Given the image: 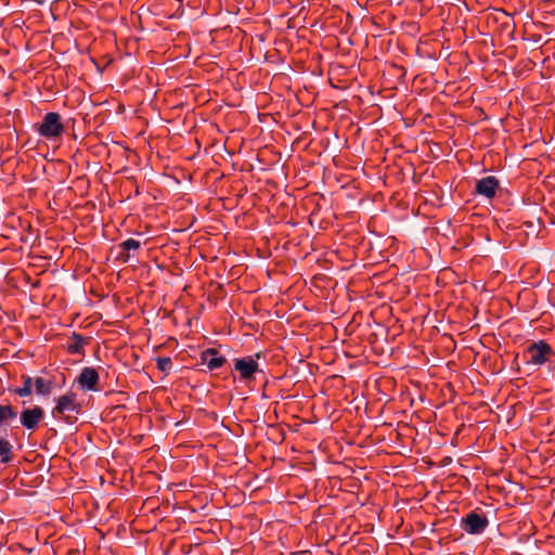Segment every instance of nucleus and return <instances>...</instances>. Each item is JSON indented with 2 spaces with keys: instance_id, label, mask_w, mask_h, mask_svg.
I'll list each match as a JSON object with an SVG mask.
<instances>
[{
  "instance_id": "nucleus-1",
  "label": "nucleus",
  "mask_w": 555,
  "mask_h": 555,
  "mask_svg": "<svg viewBox=\"0 0 555 555\" xmlns=\"http://www.w3.org/2000/svg\"><path fill=\"white\" fill-rule=\"evenodd\" d=\"M56 404L52 409V417L56 421L74 425L78 415L82 413V404L78 401L77 393L69 390L55 399Z\"/></svg>"
},
{
  "instance_id": "nucleus-2",
  "label": "nucleus",
  "mask_w": 555,
  "mask_h": 555,
  "mask_svg": "<svg viewBox=\"0 0 555 555\" xmlns=\"http://www.w3.org/2000/svg\"><path fill=\"white\" fill-rule=\"evenodd\" d=\"M522 357L528 365L555 367V350L546 340L540 339L529 344Z\"/></svg>"
},
{
  "instance_id": "nucleus-3",
  "label": "nucleus",
  "mask_w": 555,
  "mask_h": 555,
  "mask_svg": "<svg viewBox=\"0 0 555 555\" xmlns=\"http://www.w3.org/2000/svg\"><path fill=\"white\" fill-rule=\"evenodd\" d=\"M36 132L48 140L60 139L65 132L62 116L56 112L47 113L40 124L34 125Z\"/></svg>"
},
{
  "instance_id": "nucleus-4",
  "label": "nucleus",
  "mask_w": 555,
  "mask_h": 555,
  "mask_svg": "<svg viewBox=\"0 0 555 555\" xmlns=\"http://www.w3.org/2000/svg\"><path fill=\"white\" fill-rule=\"evenodd\" d=\"M261 358V352H257L254 356H247L233 360L234 371L238 373V379L249 385L256 380V374L262 373L257 360Z\"/></svg>"
},
{
  "instance_id": "nucleus-5",
  "label": "nucleus",
  "mask_w": 555,
  "mask_h": 555,
  "mask_svg": "<svg viewBox=\"0 0 555 555\" xmlns=\"http://www.w3.org/2000/svg\"><path fill=\"white\" fill-rule=\"evenodd\" d=\"M489 525V520L485 514L475 511L469 512L461 519V528L469 534L482 533Z\"/></svg>"
},
{
  "instance_id": "nucleus-6",
  "label": "nucleus",
  "mask_w": 555,
  "mask_h": 555,
  "mask_svg": "<svg viewBox=\"0 0 555 555\" xmlns=\"http://www.w3.org/2000/svg\"><path fill=\"white\" fill-rule=\"evenodd\" d=\"M499 190V179L494 176H487L476 181L474 194L492 199Z\"/></svg>"
},
{
  "instance_id": "nucleus-7",
  "label": "nucleus",
  "mask_w": 555,
  "mask_h": 555,
  "mask_svg": "<svg viewBox=\"0 0 555 555\" xmlns=\"http://www.w3.org/2000/svg\"><path fill=\"white\" fill-rule=\"evenodd\" d=\"M77 384L82 390L87 391H100L99 382L100 375L99 372L91 366H86L81 370L80 374L76 378Z\"/></svg>"
},
{
  "instance_id": "nucleus-8",
  "label": "nucleus",
  "mask_w": 555,
  "mask_h": 555,
  "mask_svg": "<svg viewBox=\"0 0 555 555\" xmlns=\"http://www.w3.org/2000/svg\"><path fill=\"white\" fill-rule=\"evenodd\" d=\"M44 417V411L41 406L35 405L33 408L24 409L21 412V424L24 428L35 430L38 428L40 422Z\"/></svg>"
},
{
  "instance_id": "nucleus-9",
  "label": "nucleus",
  "mask_w": 555,
  "mask_h": 555,
  "mask_svg": "<svg viewBox=\"0 0 555 555\" xmlns=\"http://www.w3.org/2000/svg\"><path fill=\"white\" fill-rule=\"evenodd\" d=\"M201 363L205 364L209 371L222 367L227 363V358L216 348H207L201 352Z\"/></svg>"
},
{
  "instance_id": "nucleus-10",
  "label": "nucleus",
  "mask_w": 555,
  "mask_h": 555,
  "mask_svg": "<svg viewBox=\"0 0 555 555\" xmlns=\"http://www.w3.org/2000/svg\"><path fill=\"white\" fill-rule=\"evenodd\" d=\"M91 337L83 336L79 333L73 332L69 337L66 350L69 354L85 356V346L89 345Z\"/></svg>"
},
{
  "instance_id": "nucleus-11",
  "label": "nucleus",
  "mask_w": 555,
  "mask_h": 555,
  "mask_svg": "<svg viewBox=\"0 0 555 555\" xmlns=\"http://www.w3.org/2000/svg\"><path fill=\"white\" fill-rule=\"evenodd\" d=\"M118 247L120 248V253L117 259L122 263H127L130 259V251H138L141 248V243L134 238H128L121 242Z\"/></svg>"
},
{
  "instance_id": "nucleus-12",
  "label": "nucleus",
  "mask_w": 555,
  "mask_h": 555,
  "mask_svg": "<svg viewBox=\"0 0 555 555\" xmlns=\"http://www.w3.org/2000/svg\"><path fill=\"white\" fill-rule=\"evenodd\" d=\"M54 386V377L44 378L39 376L35 378V389L38 396L49 397L52 393Z\"/></svg>"
},
{
  "instance_id": "nucleus-13",
  "label": "nucleus",
  "mask_w": 555,
  "mask_h": 555,
  "mask_svg": "<svg viewBox=\"0 0 555 555\" xmlns=\"http://www.w3.org/2000/svg\"><path fill=\"white\" fill-rule=\"evenodd\" d=\"M21 378L23 380V386L12 389V392L21 398L31 396L33 386H35V379L29 375H22Z\"/></svg>"
},
{
  "instance_id": "nucleus-14",
  "label": "nucleus",
  "mask_w": 555,
  "mask_h": 555,
  "mask_svg": "<svg viewBox=\"0 0 555 555\" xmlns=\"http://www.w3.org/2000/svg\"><path fill=\"white\" fill-rule=\"evenodd\" d=\"M13 460V446L11 442L0 437V463L9 464Z\"/></svg>"
},
{
  "instance_id": "nucleus-15",
  "label": "nucleus",
  "mask_w": 555,
  "mask_h": 555,
  "mask_svg": "<svg viewBox=\"0 0 555 555\" xmlns=\"http://www.w3.org/2000/svg\"><path fill=\"white\" fill-rule=\"evenodd\" d=\"M16 415H17V412L15 411V409L12 405L0 404V427L2 425L7 424L9 421L15 418Z\"/></svg>"
},
{
  "instance_id": "nucleus-16",
  "label": "nucleus",
  "mask_w": 555,
  "mask_h": 555,
  "mask_svg": "<svg viewBox=\"0 0 555 555\" xmlns=\"http://www.w3.org/2000/svg\"><path fill=\"white\" fill-rule=\"evenodd\" d=\"M157 369L165 375H168L172 369V360L170 357L156 358Z\"/></svg>"
}]
</instances>
